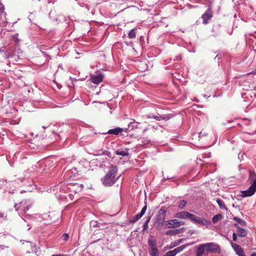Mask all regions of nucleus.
<instances>
[{
	"label": "nucleus",
	"instance_id": "f257e3e1",
	"mask_svg": "<svg viewBox=\"0 0 256 256\" xmlns=\"http://www.w3.org/2000/svg\"><path fill=\"white\" fill-rule=\"evenodd\" d=\"M120 176H118V168L116 166L111 165L106 175L101 178L104 186H111L119 179Z\"/></svg>",
	"mask_w": 256,
	"mask_h": 256
},
{
	"label": "nucleus",
	"instance_id": "f03ea898",
	"mask_svg": "<svg viewBox=\"0 0 256 256\" xmlns=\"http://www.w3.org/2000/svg\"><path fill=\"white\" fill-rule=\"evenodd\" d=\"M212 253H220V246L214 242H208L200 244L196 251V256H206L204 252Z\"/></svg>",
	"mask_w": 256,
	"mask_h": 256
},
{
	"label": "nucleus",
	"instance_id": "7ed1b4c3",
	"mask_svg": "<svg viewBox=\"0 0 256 256\" xmlns=\"http://www.w3.org/2000/svg\"><path fill=\"white\" fill-rule=\"evenodd\" d=\"M166 210L164 207L162 208L158 212L154 219V226L156 228L160 230L164 225L165 226L164 219L166 218Z\"/></svg>",
	"mask_w": 256,
	"mask_h": 256
},
{
	"label": "nucleus",
	"instance_id": "20e7f679",
	"mask_svg": "<svg viewBox=\"0 0 256 256\" xmlns=\"http://www.w3.org/2000/svg\"><path fill=\"white\" fill-rule=\"evenodd\" d=\"M32 204V202L30 200H24L22 201L19 204H15L16 210L20 211V214L22 212H26Z\"/></svg>",
	"mask_w": 256,
	"mask_h": 256
},
{
	"label": "nucleus",
	"instance_id": "39448f33",
	"mask_svg": "<svg viewBox=\"0 0 256 256\" xmlns=\"http://www.w3.org/2000/svg\"><path fill=\"white\" fill-rule=\"evenodd\" d=\"M191 221L200 226H208L210 224V222L204 218L198 217L194 214H192Z\"/></svg>",
	"mask_w": 256,
	"mask_h": 256
},
{
	"label": "nucleus",
	"instance_id": "423d86ee",
	"mask_svg": "<svg viewBox=\"0 0 256 256\" xmlns=\"http://www.w3.org/2000/svg\"><path fill=\"white\" fill-rule=\"evenodd\" d=\"M184 224V222L179 221L177 219H172L166 222L165 227L168 228H176Z\"/></svg>",
	"mask_w": 256,
	"mask_h": 256
},
{
	"label": "nucleus",
	"instance_id": "0eeeda50",
	"mask_svg": "<svg viewBox=\"0 0 256 256\" xmlns=\"http://www.w3.org/2000/svg\"><path fill=\"white\" fill-rule=\"evenodd\" d=\"M192 214H190L188 212L182 211L176 213L174 214V218L180 219H188L190 220Z\"/></svg>",
	"mask_w": 256,
	"mask_h": 256
},
{
	"label": "nucleus",
	"instance_id": "6e6552de",
	"mask_svg": "<svg viewBox=\"0 0 256 256\" xmlns=\"http://www.w3.org/2000/svg\"><path fill=\"white\" fill-rule=\"evenodd\" d=\"M256 192V189L250 186L248 190L240 192V196L242 198L251 196H253Z\"/></svg>",
	"mask_w": 256,
	"mask_h": 256
},
{
	"label": "nucleus",
	"instance_id": "1a4fd4ad",
	"mask_svg": "<svg viewBox=\"0 0 256 256\" xmlns=\"http://www.w3.org/2000/svg\"><path fill=\"white\" fill-rule=\"evenodd\" d=\"M147 208V206L146 204L142 208V210H141V212L135 215L134 216H133L130 220V223H134L136 221H138V220H140L145 214Z\"/></svg>",
	"mask_w": 256,
	"mask_h": 256
},
{
	"label": "nucleus",
	"instance_id": "9d476101",
	"mask_svg": "<svg viewBox=\"0 0 256 256\" xmlns=\"http://www.w3.org/2000/svg\"><path fill=\"white\" fill-rule=\"evenodd\" d=\"M248 174L250 186L256 189V173L252 170H249Z\"/></svg>",
	"mask_w": 256,
	"mask_h": 256
},
{
	"label": "nucleus",
	"instance_id": "9b49d317",
	"mask_svg": "<svg viewBox=\"0 0 256 256\" xmlns=\"http://www.w3.org/2000/svg\"><path fill=\"white\" fill-rule=\"evenodd\" d=\"M104 78V75L100 73L96 75H92L90 77V80L94 84H99L101 82Z\"/></svg>",
	"mask_w": 256,
	"mask_h": 256
},
{
	"label": "nucleus",
	"instance_id": "f8f14e48",
	"mask_svg": "<svg viewBox=\"0 0 256 256\" xmlns=\"http://www.w3.org/2000/svg\"><path fill=\"white\" fill-rule=\"evenodd\" d=\"M230 244L238 256H245L244 252L240 245L234 244L232 242Z\"/></svg>",
	"mask_w": 256,
	"mask_h": 256
},
{
	"label": "nucleus",
	"instance_id": "ddd939ff",
	"mask_svg": "<svg viewBox=\"0 0 256 256\" xmlns=\"http://www.w3.org/2000/svg\"><path fill=\"white\" fill-rule=\"evenodd\" d=\"M136 128H141L140 123L136 122L134 120H132V121L128 124V128H126L124 131L127 132L128 130H134Z\"/></svg>",
	"mask_w": 256,
	"mask_h": 256
},
{
	"label": "nucleus",
	"instance_id": "4468645a",
	"mask_svg": "<svg viewBox=\"0 0 256 256\" xmlns=\"http://www.w3.org/2000/svg\"><path fill=\"white\" fill-rule=\"evenodd\" d=\"M212 13L210 8L202 15L204 24H207L208 20L212 17Z\"/></svg>",
	"mask_w": 256,
	"mask_h": 256
},
{
	"label": "nucleus",
	"instance_id": "2eb2a0df",
	"mask_svg": "<svg viewBox=\"0 0 256 256\" xmlns=\"http://www.w3.org/2000/svg\"><path fill=\"white\" fill-rule=\"evenodd\" d=\"M234 226L237 228V234L240 237H244L247 234V231L244 228H240L238 224H234Z\"/></svg>",
	"mask_w": 256,
	"mask_h": 256
},
{
	"label": "nucleus",
	"instance_id": "dca6fc26",
	"mask_svg": "<svg viewBox=\"0 0 256 256\" xmlns=\"http://www.w3.org/2000/svg\"><path fill=\"white\" fill-rule=\"evenodd\" d=\"M115 153L118 156H128L129 155L128 149L127 148H118L115 151Z\"/></svg>",
	"mask_w": 256,
	"mask_h": 256
},
{
	"label": "nucleus",
	"instance_id": "f3484780",
	"mask_svg": "<svg viewBox=\"0 0 256 256\" xmlns=\"http://www.w3.org/2000/svg\"><path fill=\"white\" fill-rule=\"evenodd\" d=\"M124 130V129L119 127L113 129H110L106 133H104V134H110L114 135H118L120 132Z\"/></svg>",
	"mask_w": 256,
	"mask_h": 256
},
{
	"label": "nucleus",
	"instance_id": "a211bd4d",
	"mask_svg": "<svg viewBox=\"0 0 256 256\" xmlns=\"http://www.w3.org/2000/svg\"><path fill=\"white\" fill-rule=\"evenodd\" d=\"M148 249H153L156 248V240L154 238H148Z\"/></svg>",
	"mask_w": 256,
	"mask_h": 256
},
{
	"label": "nucleus",
	"instance_id": "6ab92c4d",
	"mask_svg": "<svg viewBox=\"0 0 256 256\" xmlns=\"http://www.w3.org/2000/svg\"><path fill=\"white\" fill-rule=\"evenodd\" d=\"M194 244V242H192V243H189V244H185L183 245H182L180 246H178V247L176 248L174 250L176 252V254L178 253H179V252H181L187 246L192 245Z\"/></svg>",
	"mask_w": 256,
	"mask_h": 256
},
{
	"label": "nucleus",
	"instance_id": "aec40b11",
	"mask_svg": "<svg viewBox=\"0 0 256 256\" xmlns=\"http://www.w3.org/2000/svg\"><path fill=\"white\" fill-rule=\"evenodd\" d=\"M172 118V114L163 115V116L158 115V116H155L154 119L156 120H168Z\"/></svg>",
	"mask_w": 256,
	"mask_h": 256
},
{
	"label": "nucleus",
	"instance_id": "412c9836",
	"mask_svg": "<svg viewBox=\"0 0 256 256\" xmlns=\"http://www.w3.org/2000/svg\"><path fill=\"white\" fill-rule=\"evenodd\" d=\"M216 202L217 204H218L219 207L220 208V209L226 210H228V208H227L226 206L225 205L224 202L223 200H220V198H216Z\"/></svg>",
	"mask_w": 256,
	"mask_h": 256
},
{
	"label": "nucleus",
	"instance_id": "4be33fe9",
	"mask_svg": "<svg viewBox=\"0 0 256 256\" xmlns=\"http://www.w3.org/2000/svg\"><path fill=\"white\" fill-rule=\"evenodd\" d=\"M148 252L150 256H159V252L156 248L148 249Z\"/></svg>",
	"mask_w": 256,
	"mask_h": 256
},
{
	"label": "nucleus",
	"instance_id": "5701e85b",
	"mask_svg": "<svg viewBox=\"0 0 256 256\" xmlns=\"http://www.w3.org/2000/svg\"><path fill=\"white\" fill-rule=\"evenodd\" d=\"M233 220L237 221L238 223L242 226H245L246 224V222L244 220L241 219L239 218H238L236 216L234 217Z\"/></svg>",
	"mask_w": 256,
	"mask_h": 256
},
{
	"label": "nucleus",
	"instance_id": "b1692460",
	"mask_svg": "<svg viewBox=\"0 0 256 256\" xmlns=\"http://www.w3.org/2000/svg\"><path fill=\"white\" fill-rule=\"evenodd\" d=\"M222 218V215L220 214H218L215 215L212 219V222L214 224L216 223L218 221L220 220Z\"/></svg>",
	"mask_w": 256,
	"mask_h": 256
},
{
	"label": "nucleus",
	"instance_id": "393cba45",
	"mask_svg": "<svg viewBox=\"0 0 256 256\" xmlns=\"http://www.w3.org/2000/svg\"><path fill=\"white\" fill-rule=\"evenodd\" d=\"M178 208L182 210L186 206L187 202L184 200H180L178 202Z\"/></svg>",
	"mask_w": 256,
	"mask_h": 256
},
{
	"label": "nucleus",
	"instance_id": "a878e982",
	"mask_svg": "<svg viewBox=\"0 0 256 256\" xmlns=\"http://www.w3.org/2000/svg\"><path fill=\"white\" fill-rule=\"evenodd\" d=\"M150 219H151V217L150 216H149L148 218H147L146 220L144 222V224H143V226H142L144 231L148 229V223H149Z\"/></svg>",
	"mask_w": 256,
	"mask_h": 256
},
{
	"label": "nucleus",
	"instance_id": "bb28decb",
	"mask_svg": "<svg viewBox=\"0 0 256 256\" xmlns=\"http://www.w3.org/2000/svg\"><path fill=\"white\" fill-rule=\"evenodd\" d=\"M128 36L130 38H136V32L134 29H132L128 34Z\"/></svg>",
	"mask_w": 256,
	"mask_h": 256
},
{
	"label": "nucleus",
	"instance_id": "cd10ccee",
	"mask_svg": "<svg viewBox=\"0 0 256 256\" xmlns=\"http://www.w3.org/2000/svg\"><path fill=\"white\" fill-rule=\"evenodd\" d=\"M74 186L76 188V189L74 190V191L76 193L80 191L84 187L82 184H76Z\"/></svg>",
	"mask_w": 256,
	"mask_h": 256
},
{
	"label": "nucleus",
	"instance_id": "c85d7f7f",
	"mask_svg": "<svg viewBox=\"0 0 256 256\" xmlns=\"http://www.w3.org/2000/svg\"><path fill=\"white\" fill-rule=\"evenodd\" d=\"M177 230H170L166 232L167 235H175L178 234Z\"/></svg>",
	"mask_w": 256,
	"mask_h": 256
},
{
	"label": "nucleus",
	"instance_id": "c756f323",
	"mask_svg": "<svg viewBox=\"0 0 256 256\" xmlns=\"http://www.w3.org/2000/svg\"><path fill=\"white\" fill-rule=\"evenodd\" d=\"M176 255V252L174 251V250H172L167 252L165 256H175Z\"/></svg>",
	"mask_w": 256,
	"mask_h": 256
},
{
	"label": "nucleus",
	"instance_id": "7c9ffc66",
	"mask_svg": "<svg viewBox=\"0 0 256 256\" xmlns=\"http://www.w3.org/2000/svg\"><path fill=\"white\" fill-rule=\"evenodd\" d=\"M62 238L64 241H68L69 238V235L68 234L65 233L62 234Z\"/></svg>",
	"mask_w": 256,
	"mask_h": 256
},
{
	"label": "nucleus",
	"instance_id": "2f4dec72",
	"mask_svg": "<svg viewBox=\"0 0 256 256\" xmlns=\"http://www.w3.org/2000/svg\"><path fill=\"white\" fill-rule=\"evenodd\" d=\"M207 133H206V132H204L202 131H201L199 134H198V137L199 138H202V137H203V136H207Z\"/></svg>",
	"mask_w": 256,
	"mask_h": 256
},
{
	"label": "nucleus",
	"instance_id": "473e14b6",
	"mask_svg": "<svg viewBox=\"0 0 256 256\" xmlns=\"http://www.w3.org/2000/svg\"><path fill=\"white\" fill-rule=\"evenodd\" d=\"M232 239L234 241H236L237 240V234L235 232L232 234Z\"/></svg>",
	"mask_w": 256,
	"mask_h": 256
},
{
	"label": "nucleus",
	"instance_id": "72a5a7b5",
	"mask_svg": "<svg viewBox=\"0 0 256 256\" xmlns=\"http://www.w3.org/2000/svg\"><path fill=\"white\" fill-rule=\"evenodd\" d=\"M44 164V162H37L35 166L36 167H39L40 166H41L42 164Z\"/></svg>",
	"mask_w": 256,
	"mask_h": 256
},
{
	"label": "nucleus",
	"instance_id": "f704fd0d",
	"mask_svg": "<svg viewBox=\"0 0 256 256\" xmlns=\"http://www.w3.org/2000/svg\"><path fill=\"white\" fill-rule=\"evenodd\" d=\"M155 116H154L153 114H150L148 115L147 116V118H154Z\"/></svg>",
	"mask_w": 256,
	"mask_h": 256
},
{
	"label": "nucleus",
	"instance_id": "c9c22d12",
	"mask_svg": "<svg viewBox=\"0 0 256 256\" xmlns=\"http://www.w3.org/2000/svg\"><path fill=\"white\" fill-rule=\"evenodd\" d=\"M181 58L180 56H176V59H174V60H180Z\"/></svg>",
	"mask_w": 256,
	"mask_h": 256
},
{
	"label": "nucleus",
	"instance_id": "e433bc0d",
	"mask_svg": "<svg viewBox=\"0 0 256 256\" xmlns=\"http://www.w3.org/2000/svg\"><path fill=\"white\" fill-rule=\"evenodd\" d=\"M24 180V178H18L16 180H20V182H23Z\"/></svg>",
	"mask_w": 256,
	"mask_h": 256
},
{
	"label": "nucleus",
	"instance_id": "4c0bfd02",
	"mask_svg": "<svg viewBox=\"0 0 256 256\" xmlns=\"http://www.w3.org/2000/svg\"><path fill=\"white\" fill-rule=\"evenodd\" d=\"M5 248V246L4 245H0V248L1 250H4Z\"/></svg>",
	"mask_w": 256,
	"mask_h": 256
},
{
	"label": "nucleus",
	"instance_id": "58836bf2",
	"mask_svg": "<svg viewBox=\"0 0 256 256\" xmlns=\"http://www.w3.org/2000/svg\"><path fill=\"white\" fill-rule=\"evenodd\" d=\"M3 218V214L2 213H0V218Z\"/></svg>",
	"mask_w": 256,
	"mask_h": 256
},
{
	"label": "nucleus",
	"instance_id": "ea45409f",
	"mask_svg": "<svg viewBox=\"0 0 256 256\" xmlns=\"http://www.w3.org/2000/svg\"><path fill=\"white\" fill-rule=\"evenodd\" d=\"M251 256H256V253H252V254H251Z\"/></svg>",
	"mask_w": 256,
	"mask_h": 256
},
{
	"label": "nucleus",
	"instance_id": "a19ab883",
	"mask_svg": "<svg viewBox=\"0 0 256 256\" xmlns=\"http://www.w3.org/2000/svg\"><path fill=\"white\" fill-rule=\"evenodd\" d=\"M52 256H61V255H56V254H53V255H52Z\"/></svg>",
	"mask_w": 256,
	"mask_h": 256
},
{
	"label": "nucleus",
	"instance_id": "79ce46f5",
	"mask_svg": "<svg viewBox=\"0 0 256 256\" xmlns=\"http://www.w3.org/2000/svg\"><path fill=\"white\" fill-rule=\"evenodd\" d=\"M100 92H96V94H97V95L99 94Z\"/></svg>",
	"mask_w": 256,
	"mask_h": 256
},
{
	"label": "nucleus",
	"instance_id": "37998d69",
	"mask_svg": "<svg viewBox=\"0 0 256 256\" xmlns=\"http://www.w3.org/2000/svg\"><path fill=\"white\" fill-rule=\"evenodd\" d=\"M4 52V50L0 48V52Z\"/></svg>",
	"mask_w": 256,
	"mask_h": 256
},
{
	"label": "nucleus",
	"instance_id": "c03bdc74",
	"mask_svg": "<svg viewBox=\"0 0 256 256\" xmlns=\"http://www.w3.org/2000/svg\"><path fill=\"white\" fill-rule=\"evenodd\" d=\"M48 161L46 160V162H46V163H48Z\"/></svg>",
	"mask_w": 256,
	"mask_h": 256
},
{
	"label": "nucleus",
	"instance_id": "a18cd8bd",
	"mask_svg": "<svg viewBox=\"0 0 256 256\" xmlns=\"http://www.w3.org/2000/svg\"><path fill=\"white\" fill-rule=\"evenodd\" d=\"M240 154H238V158H240Z\"/></svg>",
	"mask_w": 256,
	"mask_h": 256
},
{
	"label": "nucleus",
	"instance_id": "49530a36",
	"mask_svg": "<svg viewBox=\"0 0 256 256\" xmlns=\"http://www.w3.org/2000/svg\"><path fill=\"white\" fill-rule=\"evenodd\" d=\"M150 237L151 238H154V237H153L152 236H150Z\"/></svg>",
	"mask_w": 256,
	"mask_h": 256
},
{
	"label": "nucleus",
	"instance_id": "de8ad7c7",
	"mask_svg": "<svg viewBox=\"0 0 256 256\" xmlns=\"http://www.w3.org/2000/svg\"><path fill=\"white\" fill-rule=\"evenodd\" d=\"M168 60H166V63H168V62H167Z\"/></svg>",
	"mask_w": 256,
	"mask_h": 256
},
{
	"label": "nucleus",
	"instance_id": "09e8293b",
	"mask_svg": "<svg viewBox=\"0 0 256 256\" xmlns=\"http://www.w3.org/2000/svg\"><path fill=\"white\" fill-rule=\"evenodd\" d=\"M168 60H166V63H168V62H167Z\"/></svg>",
	"mask_w": 256,
	"mask_h": 256
},
{
	"label": "nucleus",
	"instance_id": "8fccbe9b",
	"mask_svg": "<svg viewBox=\"0 0 256 256\" xmlns=\"http://www.w3.org/2000/svg\"><path fill=\"white\" fill-rule=\"evenodd\" d=\"M44 129L46 128V127L43 126L42 127Z\"/></svg>",
	"mask_w": 256,
	"mask_h": 256
}]
</instances>
